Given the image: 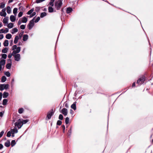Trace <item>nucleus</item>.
Here are the masks:
<instances>
[{"mask_svg": "<svg viewBox=\"0 0 153 153\" xmlns=\"http://www.w3.org/2000/svg\"><path fill=\"white\" fill-rule=\"evenodd\" d=\"M62 0H57L55 3V7L57 10H59L62 6Z\"/></svg>", "mask_w": 153, "mask_h": 153, "instance_id": "nucleus-1", "label": "nucleus"}, {"mask_svg": "<svg viewBox=\"0 0 153 153\" xmlns=\"http://www.w3.org/2000/svg\"><path fill=\"white\" fill-rule=\"evenodd\" d=\"M145 76H143L137 80V83L139 85L141 84L142 83L144 82L145 81Z\"/></svg>", "mask_w": 153, "mask_h": 153, "instance_id": "nucleus-2", "label": "nucleus"}, {"mask_svg": "<svg viewBox=\"0 0 153 153\" xmlns=\"http://www.w3.org/2000/svg\"><path fill=\"white\" fill-rule=\"evenodd\" d=\"M54 112H53V109H52L51 111H49L47 114V116L46 118V120L50 119L52 116L53 115Z\"/></svg>", "mask_w": 153, "mask_h": 153, "instance_id": "nucleus-3", "label": "nucleus"}, {"mask_svg": "<svg viewBox=\"0 0 153 153\" xmlns=\"http://www.w3.org/2000/svg\"><path fill=\"white\" fill-rule=\"evenodd\" d=\"M9 85L8 84H1L0 85V90L3 91L4 89H7L9 88Z\"/></svg>", "mask_w": 153, "mask_h": 153, "instance_id": "nucleus-4", "label": "nucleus"}, {"mask_svg": "<svg viewBox=\"0 0 153 153\" xmlns=\"http://www.w3.org/2000/svg\"><path fill=\"white\" fill-rule=\"evenodd\" d=\"M34 23L33 19L30 21L29 24L27 26H28V29L29 30L31 29L34 26Z\"/></svg>", "mask_w": 153, "mask_h": 153, "instance_id": "nucleus-5", "label": "nucleus"}, {"mask_svg": "<svg viewBox=\"0 0 153 153\" xmlns=\"http://www.w3.org/2000/svg\"><path fill=\"white\" fill-rule=\"evenodd\" d=\"M8 62H9V63H8L6 64V67L7 69H10L11 68V60L10 59H8Z\"/></svg>", "mask_w": 153, "mask_h": 153, "instance_id": "nucleus-6", "label": "nucleus"}, {"mask_svg": "<svg viewBox=\"0 0 153 153\" xmlns=\"http://www.w3.org/2000/svg\"><path fill=\"white\" fill-rule=\"evenodd\" d=\"M14 125L15 126H17L19 128H20L22 126L23 124L22 122H16L14 123Z\"/></svg>", "mask_w": 153, "mask_h": 153, "instance_id": "nucleus-7", "label": "nucleus"}, {"mask_svg": "<svg viewBox=\"0 0 153 153\" xmlns=\"http://www.w3.org/2000/svg\"><path fill=\"white\" fill-rule=\"evenodd\" d=\"M15 60L17 61H19L20 59V55L19 54H17L14 55Z\"/></svg>", "mask_w": 153, "mask_h": 153, "instance_id": "nucleus-8", "label": "nucleus"}, {"mask_svg": "<svg viewBox=\"0 0 153 153\" xmlns=\"http://www.w3.org/2000/svg\"><path fill=\"white\" fill-rule=\"evenodd\" d=\"M61 112L65 116H66L68 114L67 109L65 108H63Z\"/></svg>", "mask_w": 153, "mask_h": 153, "instance_id": "nucleus-9", "label": "nucleus"}, {"mask_svg": "<svg viewBox=\"0 0 153 153\" xmlns=\"http://www.w3.org/2000/svg\"><path fill=\"white\" fill-rule=\"evenodd\" d=\"M6 9L5 8L3 9L2 10L1 12L0 13V15L1 16L4 17L6 16V13L5 12Z\"/></svg>", "mask_w": 153, "mask_h": 153, "instance_id": "nucleus-10", "label": "nucleus"}, {"mask_svg": "<svg viewBox=\"0 0 153 153\" xmlns=\"http://www.w3.org/2000/svg\"><path fill=\"white\" fill-rule=\"evenodd\" d=\"M76 102H74L73 103L71 106V108L74 110H76Z\"/></svg>", "mask_w": 153, "mask_h": 153, "instance_id": "nucleus-11", "label": "nucleus"}, {"mask_svg": "<svg viewBox=\"0 0 153 153\" xmlns=\"http://www.w3.org/2000/svg\"><path fill=\"white\" fill-rule=\"evenodd\" d=\"M10 131L12 134H14L15 133H17V132L18 130L16 128H15L13 129H11Z\"/></svg>", "mask_w": 153, "mask_h": 153, "instance_id": "nucleus-12", "label": "nucleus"}, {"mask_svg": "<svg viewBox=\"0 0 153 153\" xmlns=\"http://www.w3.org/2000/svg\"><path fill=\"white\" fill-rule=\"evenodd\" d=\"M10 19L11 22H14L16 20V17L13 15H11L10 17Z\"/></svg>", "mask_w": 153, "mask_h": 153, "instance_id": "nucleus-13", "label": "nucleus"}, {"mask_svg": "<svg viewBox=\"0 0 153 153\" xmlns=\"http://www.w3.org/2000/svg\"><path fill=\"white\" fill-rule=\"evenodd\" d=\"M28 39V36L27 34L24 35L23 37V40L24 41H26Z\"/></svg>", "mask_w": 153, "mask_h": 153, "instance_id": "nucleus-14", "label": "nucleus"}, {"mask_svg": "<svg viewBox=\"0 0 153 153\" xmlns=\"http://www.w3.org/2000/svg\"><path fill=\"white\" fill-rule=\"evenodd\" d=\"M4 145L6 147H9L10 145V141L9 140H7L6 142L5 143Z\"/></svg>", "mask_w": 153, "mask_h": 153, "instance_id": "nucleus-15", "label": "nucleus"}, {"mask_svg": "<svg viewBox=\"0 0 153 153\" xmlns=\"http://www.w3.org/2000/svg\"><path fill=\"white\" fill-rule=\"evenodd\" d=\"M5 60L4 59H1L0 61V65L1 66L4 65L5 64Z\"/></svg>", "mask_w": 153, "mask_h": 153, "instance_id": "nucleus-16", "label": "nucleus"}, {"mask_svg": "<svg viewBox=\"0 0 153 153\" xmlns=\"http://www.w3.org/2000/svg\"><path fill=\"white\" fill-rule=\"evenodd\" d=\"M27 21V19L26 17H24L22 18V22L23 23H26Z\"/></svg>", "mask_w": 153, "mask_h": 153, "instance_id": "nucleus-17", "label": "nucleus"}, {"mask_svg": "<svg viewBox=\"0 0 153 153\" xmlns=\"http://www.w3.org/2000/svg\"><path fill=\"white\" fill-rule=\"evenodd\" d=\"M48 12L50 13H52L53 11V9L51 6H49L48 7Z\"/></svg>", "mask_w": 153, "mask_h": 153, "instance_id": "nucleus-18", "label": "nucleus"}, {"mask_svg": "<svg viewBox=\"0 0 153 153\" xmlns=\"http://www.w3.org/2000/svg\"><path fill=\"white\" fill-rule=\"evenodd\" d=\"M19 39V37L18 36H16L15 37L14 40V43L16 44L17 43L18 40Z\"/></svg>", "mask_w": 153, "mask_h": 153, "instance_id": "nucleus-19", "label": "nucleus"}, {"mask_svg": "<svg viewBox=\"0 0 153 153\" xmlns=\"http://www.w3.org/2000/svg\"><path fill=\"white\" fill-rule=\"evenodd\" d=\"M72 10V9L71 7H68L66 10V12L68 13H71Z\"/></svg>", "mask_w": 153, "mask_h": 153, "instance_id": "nucleus-20", "label": "nucleus"}, {"mask_svg": "<svg viewBox=\"0 0 153 153\" xmlns=\"http://www.w3.org/2000/svg\"><path fill=\"white\" fill-rule=\"evenodd\" d=\"M8 93L4 92L3 94V97L4 98H7L8 96Z\"/></svg>", "mask_w": 153, "mask_h": 153, "instance_id": "nucleus-21", "label": "nucleus"}, {"mask_svg": "<svg viewBox=\"0 0 153 153\" xmlns=\"http://www.w3.org/2000/svg\"><path fill=\"white\" fill-rule=\"evenodd\" d=\"M8 40H5L4 42V45L5 47L7 46L8 45Z\"/></svg>", "mask_w": 153, "mask_h": 153, "instance_id": "nucleus-22", "label": "nucleus"}, {"mask_svg": "<svg viewBox=\"0 0 153 153\" xmlns=\"http://www.w3.org/2000/svg\"><path fill=\"white\" fill-rule=\"evenodd\" d=\"M18 30L16 27L13 28L12 29V31L11 32V33L13 34H14L15 33L17 32Z\"/></svg>", "mask_w": 153, "mask_h": 153, "instance_id": "nucleus-23", "label": "nucleus"}, {"mask_svg": "<svg viewBox=\"0 0 153 153\" xmlns=\"http://www.w3.org/2000/svg\"><path fill=\"white\" fill-rule=\"evenodd\" d=\"M55 0H50V1L49 3V5L51 7H53L54 5V2Z\"/></svg>", "mask_w": 153, "mask_h": 153, "instance_id": "nucleus-24", "label": "nucleus"}, {"mask_svg": "<svg viewBox=\"0 0 153 153\" xmlns=\"http://www.w3.org/2000/svg\"><path fill=\"white\" fill-rule=\"evenodd\" d=\"M12 37L10 33L7 34L6 36V38L8 39H10Z\"/></svg>", "mask_w": 153, "mask_h": 153, "instance_id": "nucleus-25", "label": "nucleus"}, {"mask_svg": "<svg viewBox=\"0 0 153 153\" xmlns=\"http://www.w3.org/2000/svg\"><path fill=\"white\" fill-rule=\"evenodd\" d=\"M8 17H5L3 20V22L4 23H8Z\"/></svg>", "mask_w": 153, "mask_h": 153, "instance_id": "nucleus-26", "label": "nucleus"}, {"mask_svg": "<svg viewBox=\"0 0 153 153\" xmlns=\"http://www.w3.org/2000/svg\"><path fill=\"white\" fill-rule=\"evenodd\" d=\"M71 128L68 131L67 133V135L68 137H70L71 134Z\"/></svg>", "mask_w": 153, "mask_h": 153, "instance_id": "nucleus-27", "label": "nucleus"}, {"mask_svg": "<svg viewBox=\"0 0 153 153\" xmlns=\"http://www.w3.org/2000/svg\"><path fill=\"white\" fill-rule=\"evenodd\" d=\"M13 24L12 23H10L7 25L8 27L9 28H11L13 27Z\"/></svg>", "mask_w": 153, "mask_h": 153, "instance_id": "nucleus-28", "label": "nucleus"}, {"mask_svg": "<svg viewBox=\"0 0 153 153\" xmlns=\"http://www.w3.org/2000/svg\"><path fill=\"white\" fill-rule=\"evenodd\" d=\"M7 11L8 13L10 14L11 13V9L10 7L8 6L7 8Z\"/></svg>", "mask_w": 153, "mask_h": 153, "instance_id": "nucleus-29", "label": "nucleus"}, {"mask_svg": "<svg viewBox=\"0 0 153 153\" xmlns=\"http://www.w3.org/2000/svg\"><path fill=\"white\" fill-rule=\"evenodd\" d=\"M6 80V77L4 76H2V78H1V82H5Z\"/></svg>", "mask_w": 153, "mask_h": 153, "instance_id": "nucleus-30", "label": "nucleus"}, {"mask_svg": "<svg viewBox=\"0 0 153 153\" xmlns=\"http://www.w3.org/2000/svg\"><path fill=\"white\" fill-rule=\"evenodd\" d=\"M47 15V13L45 12H43L40 15V17L41 18H43Z\"/></svg>", "mask_w": 153, "mask_h": 153, "instance_id": "nucleus-31", "label": "nucleus"}, {"mask_svg": "<svg viewBox=\"0 0 153 153\" xmlns=\"http://www.w3.org/2000/svg\"><path fill=\"white\" fill-rule=\"evenodd\" d=\"M24 111V109L22 108H20L18 110V112L19 114L22 113Z\"/></svg>", "mask_w": 153, "mask_h": 153, "instance_id": "nucleus-32", "label": "nucleus"}, {"mask_svg": "<svg viewBox=\"0 0 153 153\" xmlns=\"http://www.w3.org/2000/svg\"><path fill=\"white\" fill-rule=\"evenodd\" d=\"M8 48H5L2 50V52L3 53H6L7 52Z\"/></svg>", "mask_w": 153, "mask_h": 153, "instance_id": "nucleus-33", "label": "nucleus"}, {"mask_svg": "<svg viewBox=\"0 0 153 153\" xmlns=\"http://www.w3.org/2000/svg\"><path fill=\"white\" fill-rule=\"evenodd\" d=\"M7 100L6 99H4L3 100L2 102V104L4 105H5L7 104Z\"/></svg>", "mask_w": 153, "mask_h": 153, "instance_id": "nucleus-34", "label": "nucleus"}, {"mask_svg": "<svg viewBox=\"0 0 153 153\" xmlns=\"http://www.w3.org/2000/svg\"><path fill=\"white\" fill-rule=\"evenodd\" d=\"M34 11V8H32L30 10H29L27 13V14L28 15H30L32 13H33V11Z\"/></svg>", "mask_w": 153, "mask_h": 153, "instance_id": "nucleus-35", "label": "nucleus"}, {"mask_svg": "<svg viewBox=\"0 0 153 153\" xmlns=\"http://www.w3.org/2000/svg\"><path fill=\"white\" fill-rule=\"evenodd\" d=\"M69 118L68 117H67L65 118V123L66 124H67L69 123Z\"/></svg>", "mask_w": 153, "mask_h": 153, "instance_id": "nucleus-36", "label": "nucleus"}, {"mask_svg": "<svg viewBox=\"0 0 153 153\" xmlns=\"http://www.w3.org/2000/svg\"><path fill=\"white\" fill-rule=\"evenodd\" d=\"M28 121V120L27 119L26 120H22V123L23 124H25L27 123Z\"/></svg>", "mask_w": 153, "mask_h": 153, "instance_id": "nucleus-37", "label": "nucleus"}, {"mask_svg": "<svg viewBox=\"0 0 153 153\" xmlns=\"http://www.w3.org/2000/svg\"><path fill=\"white\" fill-rule=\"evenodd\" d=\"M18 9L17 8H15L13 10V13L16 15V14L17 13Z\"/></svg>", "mask_w": 153, "mask_h": 153, "instance_id": "nucleus-38", "label": "nucleus"}, {"mask_svg": "<svg viewBox=\"0 0 153 153\" xmlns=\"http://www.w3.org/2000/svg\"><path fill=\"white\" fill-rule=\"evenodd\" d=\"M15 141L14 140H12L11 142V145L12 146H14L16 144Z\"/></svg>", "mask_w": 153, "mask_h": 153, "instance_id": "nucleus-39", "label": "nucleus"}, {"mask_svg": "<svg viewBox=\"0 0 153 153\" xmlns=\"http://www.w3.org/2000/svg\"><path fill=\"white\" fill-rule=\"evenodd\" d=\"M5 74L7 77H9L10 75V73L8 71L5 72Z\"/></svg>", "mask_w": 153, "mask_h": 153, "instance_id": "nucleus-40", "label": "nucleus"}, {"mask_svg": "<svg viewBox=\"0 0 153 153\" xmlns=\"http://www.w3.org/2000/svg\"><path fill=\"white\" fill-rule=\"evenodd\" d=\"M16 49V51L18 53H19L20 51L21 48L20 47H18Z\"/></svg>", "mask_w": 153, "mask_h": 153, "instance_id": "nucleus-41", "label": "nucleus"}, {"mask_svg": "<svg viewBox=\"0 0 153 153\" xmlns=\"http://www.w3.org/2000/svg\"><path fill=\"white\" fill-rule=\"evenodd\" d=\"M4 6L5 4L3 3H1L0 5V7L1 8H3L4 7Z\"/></svg>", "mask_w": 153, "mask_h": 153, "instance_id": "nucleus-42", "label": "nucleus"}, {"mask_svg": "<svg viewBox=\"0 0 153 153\" xmlns=\"http://www.w3.org/2000/svg\"><path fill=\"white\" fill-rule=\"evenodd\" d=\"M1 56L2 58L6 59L7 58V55L6 54H2L1 55Z\"/></svg>", "mask_w": 153, "mask_h": 153, "instance_id": "nucleus-43", "label": "nucleus"}, {"mask_svg": "<svg viewBox=\"0 0 153 153\" xmlns=\"http://www.w3.org/2000/svg\"><path fill=\"white\" fill-rule=\"evenodd\" d=\"M62 123V122L60 120H58L57 121L56 124L58 125H61Z\"/></svg>", "mask_w": 153, "mask_h": 153, "instance_id": "nucleus-44", "label": "nucleus"}, {"mask_svg": "<svg viewBox=\"0 0 153 153\" xmlns=\"http://www.w3.org/2000/svg\"><path fill=\"white\" fill-rule=\"evenodd\" d=\"M12 134L11 132L10 131H8L7 134V137H10L11 136V134Z\"/></svg>", "mask_w": 153, "mask_h": 153, "instance_id": "nucleus-45", "label": "nucleus"}, {"mask_svg": "<svg viewBox=\"0 0 153 153\" xmlns=\"http://www.w3.org/2000/svg\"><path fill=\"white\" fill-rule=\"evenodd\" d=\"M63 116H62V115L61 114H60L59 116V119L60 120H62L63 119Z\"/></svg>", "mask_w": 153, "mask_h": 153, "instance_id": "nucleus-46", "label": "nucleus"}, {"mask_svg": "<svg viewBox=\"0 0 153 153\" xmlns=\"http://www.w3.org/2000/svg\"><path fill=\"white\" fill-rule=\"evenodd\" d=\"M25 26L24 25H22L20 26V28L21 29L24 30L25 28Z\"/></svg>", "mask_w": 153, "mask_h": 153, "instance_id": "nucleus-47", "label": "nucleus"}, {"mask_svg": "<svg viewBox=\"0 0 153 153\" xmlns=\"http://www.w3.org/2000/svg\"><path fill=\"white\" fill-rule=\"evenodd\" d=\"M23 14V13L22 12H20L18 14V16L19 17H21Z\"/></svg>", "mask_w": 153, "mask_h": 153, "instance_id": "nucleus-48", "label": "nucleus"}, {"mask_svg": "<svg viewBox=\"0 0 153 153\" xmlns=\"http://www.w3.org/2000/svg\"><path fill=\"white\" fill-rule=\"evenodd\" d=\"M40 17H38L35 21V23L37 22L40 20Z\"/></svg>", "mask_w": 153, "mask_h": 153, "instance_id": "nucleus-49", "label": "nucleus"}, {"mask_svg": "<svg viewBox=\"0 0 153 153\" xmlns=\"http://www.w3.org/2000/svg\"><path fill=\"white\" fill-rule=\"evenodd\" d=\"M9 31V29L7 28H6L5 30H4V31L3 33H6L8 32Z\"/></svg>", "mask_w": 153, "mask_h": 153, "instance_id": "nucleus-50", "label": "nucleus"}, {"mask_svg": "<svg viewBox=\"0 0 153 153\" xmlns=\"http://www.w3.org/2000/svg\"><path fill=\"white\" fill-rule=\"evenodd\" d=\"M36 14V13L35 12H33L32 13L30 16V17H32L33 16H35Z\"/></svg>", "mask_w": 153, "mask_h": 153, "instance_id": "nucleus-51", "label": "nucleus"}, {"mask_svg": "<svg viewBox=\"0 0 153 153\" xmlns=\"http://www.w3.org/2000/svg\"><path fill=\"white\" fill-rule=\"evenodd\" d=\"M17 46L16 45H14L12 47V50H14L17 48Z\"/></svg>", "mask_w": 153, "mask_h": 153, "instance_id": "nucleus-52", "label": "nucleus"}, {"mask_svg": "<svg viewBox=\"0 0 153 153\" xmlns=\"http://www.w3.org/2000/svg\"><path fill=\"white\" fill-rule=\"evenodd\" d=\"M45 0H36V3H39L44 1Z\"/></svg>", "mask_w": 153, "mask_h": 153, "instance_id": "nucleus-53", "label": "nucleus"}, {"mask_svg": "<svg viewBox=\"0 0 153 153\" xmlns=\"http://www.w3.org/2000/svg\"><path fill=\"white\" fill-rule=\"evenodd\" d=\"M4 131H2L0 133V138L4 134Z\"/></svg>", "mask_w": 153, "mask_h": 153, "instance_id": "nucleus-54", "label": "nucleus"}, {"mask_svg": "<svg viewBox=\"0 0 153 153\" xmlns=\"http://www.w3.org/2000/svg\"><path fill=\"white\" fill-rule=\"evenodd\" d=\"M18 53L16 51V50H14L12 52V54L13 55H15L16 53Z\"/></svg>", "mask_w": 153, "mask_h": 153, "instance_id": "nucleus-55", "label": "nucleus"}, {"mask_svg": "<svg viewBox=\"0 0 153 153\" xmlns=\"http://www.w3.org/2000/svg\"><path fill=\"white\" fill-rule=\"evenodd\" d=\"M23 33H24V31H22V32H21L19 34V36L20 37V39L21 38L23 34Z\"/></svg>", "mask_w": 153, "mask_h": 153, "instance_id": "nucleus-56", "label": "nucleus"}, {"mask_svg": "<svg viewBox=\"0 0 153 153\" xmlns=\"http://www.w3.org/2000/svg\"><path fill=\"white\" fill-rule=\"evenodd\" d=\"M12 56H14V55H13L12 53L11 54H9L8 55V57L9 58H10Z\"/></svg>", "mask_w": 153, "mask_h": 153, "instance_id": "nucleus-57", "label": "nucleus"}, {"mask_svg": "<svg viewBox=\"0 0 153 153\" xmlns=\"http://www.w3.org/2000/svg\"><path fill=\"white\" fill-rule=\"evenodd\" d=\"M62 128L63 129V132H64L65 130V126L64 125H63L62 126Z\"/></svg>", "mask_w": 153, "mask_h": 153, "instance_id": "nucleus-58", "label": "nucleus"}, {"mask_svg": "<svg viewBox=\"0 0 153 153\" xmlns=\"http://www.w3.org/2000/svg\"><path fill=\"white\" fill-rule=\"evenodd\" d=\"M4 37V36L3 34H0V39H1L3 38Z\"/></svg>", "mask_w": 153, "mask_h": 153, "instance_id": "nucleus-59", "label": "nucleus"}, {"mask_svg": "<svg viewBox=\"0 0 153 153\" xmlns=\"http://www.w3.org/2000/svg\"><path fill=\"white\" fill-rule=\"evenodd\" d=\"M22 22V21H21L20 20H19L18 22V25H20L21 24Z\"/></svg>", "mask_w": 153, "mask_h": 153, "instance_id": "nucleus-60", "label": "nucleus"}, {"mask_svg": "<svg viewBox=\"0 0 153 153\" xmlns=\"http://www.w3.org/2000/svg\"><path fill=\"white\" fill-rule=\"evenodd\" d=\"M65 107L67 108H68V104L66 103H65Z\"/></svg>", "mask_w": 153, "mask_h": 153, "instance_id": "nucleus-61", "label": "nucleus"}, {"mask_svg": "<svg viewBox=\"0 0 153 153\" xmlns=\"http://www.w3.org/2000/svg\"><path fill=\"white\" fill-rule=\"evenodd\" d=\"M3 31H4V29H1L0 30V33H4Z\"/></svg>", "mask_w": 153, "mask_h": 153, "instance_id": "nucleus-62", "label": "nucleus"}, {"mask_svg": "<svg viewBox=\"0 0 153 153\" xmlns=\"http://www.w3.org/2000/svg\"><path fill=\"white\" fill-rule=\"evenodd\" d=\"M2 93L1 92L0 93V100H1L2 97Z\"/></svg>", "mask_w": 153, "mask_h": 153, "instance_id": "nucleus-63", "label": "nucleus"}, {"mask_svg": "<svg viewBox=\"0 0 153 153\" xmlns=\"http://www.w3.org/2000/svg\"><path fill=\"white\" fill-rule=\"evenodd\" d=\"M3 147V145L1 144H0V149H2Z\"/></svg>", "mask_w": 153, "mask_h": 153, "instance_id": "nucleus-64", "label": "nucleus"}]
</instances>
